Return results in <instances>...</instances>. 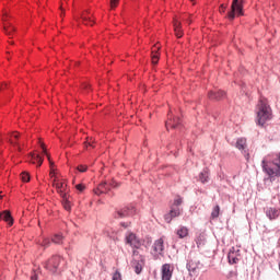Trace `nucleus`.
Masks as SVG:
<instances>
[{
	"mask_svg": "<svg viewBox=\"0 0 280 280\" xmlns=\"http://www.w3.org/2000/svg\"><path fill=\"white\" fill-rule=\"evenodd\" d=\"M256 124L258 126H266L272 119V108L268 105L266 98H260L256 107Z\"/></svg>",
	"mask_w": 280,
	"mask_h": 280,
	"instance_id": "f257e3e1",
	"label": "nucleus"
},
{
	"mask_svg": "<svg viewBox=\"0 0 280 280\" xmlns=\"http://www.w3.org/2000/svg\"><path fill=\"white\" fill-rule=\"evenodd\" d=\"M132 257L133 259L131 261V266L135 269L136 275H141L143 266H145V257L140 255L139 250L137 249H133Z\"/></svg>",
	"mask_w": 280,
	"mask_h": 280,
	"instance_id": "f03ea898",
	"label": "nucleus"
},
{
	"mask_svg": "<svg viewBox=\"0 0 280 280\" xmlns=\"http://www.w3.org/2000/svg\"><path fill=\"white\" fill-rule=\"evenodd\" d=\"M235 16H244V4H242V0L232 1L231 11L228 13V19L230 21H235Z\"/></svg>",
	"mask_w": 280,
	"mask_h": 280,
	"instance_id": "7ed1b4c3",
	"label": "nucleus"
},
{
	"mask_svg": "<svg viewBox=\"0 0 280 280\" xmlns=\"http://www.w3.org/2000/svg\"><path fill=\"white\" fill-rule=\"evenodd\" d=\"M52 187L57 189V194H59L62 198V200H67V196H69V189L67 188V183L65 180L58 179V177H55L52 180Z\"/></svg>",
	"mask_w": 280,
	"mask_h": 280,
	"instance_id": "20e7f679",
	"label": "nucleus"
},
{
	"mask_svg": "<svg viewBox=\"0 0 280 280\" xmlns=\"http://www.w3.org/2000/svg\"><path fill=\"white\" fill-rule=\"evenodd\" d=\"M135 213H137V209H135V207L130 206V207H125L122 209H117L113 215H114L115 220H121L124 218H132V215H135Z\"/></svg>",
	"mask_w": 280,
	"mask_h": 280,
	"instance_id": "39448f33",
	"label": "nucleus"
},
{
	"mask_svg": "<svg viewBox=\"0 0 280 280\" xmlns=\"http://www.w3.org/2000/svg\"><path fill=\"white\" fill-rule=\"evenodd\" d=\"M273 165L276 168H270V166L267 165L266 161H262V168L268 176H280V154L277 155V159L273 160Z\"/></svg>",
	"mask_w": 280,
	"mask_h": 280,
	"instance_id": "423d86ee",
	"label": "nucleus"
},
{
	"mask_svg": "<svg viewBox=\"0 0 280 280\" xmlns=\"http://www.w3.org/2000/svg\"><path fill=\"white\" fill-rule=\"evenodd\" d=\"M60 261H62L60 256H52L45 265L46 270H49V272H52V275L58 272V266H60Z\"/></svg>",
	"mask_w": 280,
	"mask_h": 280,
	"instance_id": "0eeeda50",
	"label": "nucleus"
},
{
	"mask_svg": "<svg viewBox=\"0 0 280 280\" xmlns=\"http://www.w3.org/2000/svg\"><path fill=\"white\" fill-rule=\"evenodd\" d=\"M125 242L126 244L131 246V248H136V250H139L138 248H141V240H139V237H137V234L132 232L126 235Z\"/></svg>",
	"mask_w": 280,
	"mask_h": 280,
	"instance_id": "6e6552de",
	"label": "nucleus"
},
{
	"mask_svg": "<svg viewBox=\"0 0 280 280\" xmlns=\"http://www.w3.org/2000/svg\"><path fill=\"white\" fill-rule=\"evenodd\" d=\"M2 21H3L4 34L7 36H9L10 38H12L14 33L16 32V27H14V25H12V23H10V21H8V15H3Z\"/></svg>",
	"mask_w": 280,
	"mask_h": 280,
	"instance_id": "1a4fd4ad",
	"label": "nucleus"
},
{
	"mask_svg": "<svg viewBox=\"0 0 280 280\" xmlns=\"http://www.w3.org/2000/svg\"><path fill=\"white\" fill-rule=\"evenodd\" d=\"M173 275H174V266L170 264H164L161 268V279L172 280Z\"/></svg>",
	"mask_w": 280,
	"mask_h": 280,
	"instance_id": "9d476101",
	"label": "nucleus"
},
{
	"mask_svg": "<svg viewBox=\"0 0 280 280\" xmlns=\"http://www.w3.org/2000/svg\"><path fill=\"white\" fill-rule=\"evenodd\" d=\"M180 213H183L182 208H176L174 206H171V210L168 213H166L164 215V220H165V222H167V224H170V222H172V220H174V218H178L180 215Z\"/></svg>",
	"mask_w": 280,
	"mask_h": 280,
	"instance_id": "9b49d317",
	"label": "nucleus"
},
{
	"mask_svg": "<svg viewBox=\"0 0 280 280\" xmlns=\"http://www.w3.org/2000/svg\"><path fill=\"white\" fill-rule=\"evenodd\" d=\"M40 148L43 149L44 154H46V156H47V159H48V161H49V163H50V173H49V176H50V178H51L52 182H54V179H55V178H58V176L56 175V170L54 168V162H51V155L47 153V148H45V143H42V144H40Z\"/></svg>",
	"mask_w": 280,
	"mask_h": 280,
	"instance_id": "f8f14e48",
	"label": "nucleus"
},
{
	"mask_svg": "<svg viewBox=\"0 0 280 280\" xmlns=\"http://www.w3.org/2000/svg\"><path fill=\"white\" fill-rule=\"evenodd\" d=\"M228 259L230 264H238L241 259L240 249H235V247H232L228 254Z\"/></svg>",
	"mask_w": 280,
	"mask_h": 280,
	"instance_id": "ddd939ff",
	"label": "nucleus"
},
{
	"mask_svg": "<svg viewBox=\"0 0 280 280\" xmlns=\"http://www.w3.org/2000/svg\"><path fill=\"white\" fill-rule=\"evenodd\" d=\"M209 100H214L220 102V100H224L226 97V93L222 90L219 91H210L208 94Z\"/></svg>",
	"mask_w": 280,
	"mask_h": 280,
	"instance_id": "4468645a",
	"label": "nucleus"
},
{
	"mask_svg": "<svg viewBox=\"0 0 280 280\" xmlns=\"http://www.w3.org/2000/svg\"><path fill=\"white\" fill-rule=\"evenodd\" d=\"M0 220H3L4 222H7L9 226H12V224H14V219H12V214L10 213L9 210H4L0 212Z\"/></svg>",
	"mask_w": 280,
	"mask_h": 280,
	"instance_id": "2eb2a0df",
	"label": "nucleus"
},
{
	"mask_svg": "<svg viewBox=\"0 0 280 280\" xmlns=\"http://www.w3.org/2000/svg\"><path fill=\"white\" fill-rule=\"evenodd\" d=\"M91 12L89 11H84L82 14H81V20H82V23L83 25H90L91 27H93L95 21H93L91 19Z\"/></svg>",
	"mask_w": 280,
	"mask_h": 280,
	"instance_id": "dca6fc26",
	"label": "nucleus"
},
{
	"mask_svg": "<svg viewBox=\"0 0 280 280\" xmlns=\"http://www.w3.org/2000/svg\"><path fill=\"white\" fill-rule=\"evenodd\" d=\"M164 244H165V241H163V238L156 240L153 244V250L158 253V255H161L163 250H165Z\"/></svg>",
	"mask_w": 280,
	"mask_h": 280,
	"instance_id": "f3484780",
	"label": "nucleus"
},
{
	"mask_svg": "<svg viewBox=\"0 0 280 280\" xmlns=\"http://www.w3.org/2000/svg\"><path fill=\"white\" fill-rule=\"evenodd\" d=\"M266 215L269 220H277L280 215V211L277 208H268L266 210Z\"/></svg>",
	"mask_w": 280,
	"mask_h": 280,
	"instance_id": "a211bd4d",
	"label": "nucleus"
},
{
	"mask_svg": "<svg viewBox=\"0 0 280 280\" xmlns=\"http://www.w3.org/2000/svg\"><path fill=\"white\" fill-rule=\"evenodd\" d=\"M199 269H200V261H198V260H190L187 264V270L189 272L196 273V272H198Z\"/></svg>",
	"mask_w": 280,
	"mask_h": 280,
	"instance_id": "6ab92c4d",
	"label": "nucleus"
},
{
	"mask_svg": "<svg viewBox=\"0 0 280 280\" xmlns=\"http://www.w3.org/2000/svg\"><path fill=\"white\" fill-rule=\"evenodd\" d=\"M108 191H110V187H108V184L106 182H103L98 185L95 194L100 196V194H108Z\"/></svg>",
	"mask_w": 280,
	"mask_h": 280,
	"instance_id": "aec40b11",
	"label": "nucleus"
},
{
	"mask_svg": "<svg viewBox=\"0 0 280 280\" xmlns=\"http://www.w3.org/2000/svg\"><path fill=\"white\" fill-rule=\"evenodd\" d=\"M176 235H178V237L180 240H185V237L189 236V229H187V226H179V229L176 232Z\"/></svg>",
	"mask_w": 280,
	"mask_h": 280,
	"instance_id": "412c9836",
	"label": "nucleus"
},
{
	"mask_svg": "<svg viewBox=\"0 0 280 280\" xmlns=\"http://www.w3.org/2000/svg\"><path fill=\"white\" fill-rule=\"evenodd\" d=\"M174 32H175V36H177V38H183L182 24L178 20H174Z\"/></svg>",
	"mask_w": 280,
	"mask_h": 280,
	"instance_id": "4be33fe9",
	"label": "nucleus"
},
{
	"mask_svg": "<svg viewBox=\"0 0 280 280\" xmlns=\"http://www.w3.org/2000/svg\"><path fill=\"white\" fill-rule=\"evenodd\" d=\"M159 49H161V47L159 46H154L152 48V55H151V59H152V65H159Z\"/></svg>",
	"mask_w": 280,
	"mask_h": 280,
	"instance_id": "5701e85b",
	"label": "nucleus"
},
{
	"mask_svg": "<svg viewBox=\"0 0 280 280\" xmlns=\"http://www.w3.org/2000/svg\"><path fill=\"white\" fill-rule=\"evenodd\" d=\"M31 163H33V165H37V167H40L43 165V158L33 153L31 154Z\"/></svg>",
	"mask_w": 280,
	"mask_h": 280,
	"instance_id": "b1692460",
	"label": "nucleus"
},
{
	"mask_svg": "<svg viewBox=\"0 0 280 280\" xmlns=\"http://www.w3.org/2000/svg\"><path fill=\"white\" fill-rule=\"evenodd\" d=\"M199 180L200 183H209V171L206 168L199 174Z\"/></svg>",
	"mask_w": 280,
	"mask_h": 280,
	"instance_id": "393cba45",
	"label": "nucleus"
},
{
	"mask_svg": "<svg viewBox=\"0 0 280 280\" xmlns=\"http://www.w3.org/2000/svg\"><path fill=\"white\" fill-rule=\"evenodd\" d=\"M236 148H237V150H246V139L240 138L236 141Z\"/></svg>",
	"mask_w": 280,
	"mask_h": 280,
	"instance_id": "a878e982",
	"label": "nucleus"
},
{
	"mask_svg": "<svg viewBox=\"0 0 280 280\" xmlns=\"http://www.w3.org/2000/svg\"><path fill=\"white\" fill-rule=\"evenodd\" d=\"M182 205L183 198L180 196H176L171 207L180 208Z\"/></svg>",
	"mask_w": 280,
	"mask_h": 280,
	"instance_id": "bb28decb",
	"label": "nucleus"
},
{
	"mask_svg": "<svg viewBox=\"0 0 280 280\" xmlns=\"http://www.w3.org/2000/svg\"><path fill=\"white\" fill-rule=\"evenodd\" d=\"M62 206L66 211H71V203L69 202V195L66 196V199H62Z\"/></svg>",
	"mask_w": 280,
	"mask_h": 280,
	"instance_id": "cd10ccee",
	"label": "nucleus"
},
{
	"mask_svg": "<svg viewBox=\"0 0 280 280\" xmlns=\"http://www.w3.org/2000/svg\"><path fill=\"white\" fill-rule=\"evenodd\" d=\"M84 148H95V139L93 138H86V141L84 142Z\"/></svg>",
	"mask_w": 280,
	"mask_h": 280,
	"instance_id": "c85d7f7f",
	"label": "nucleus"
},
{
	"mask_svg": "<svg viewBox=\"0 0 280 280\" xmlns=\"http://www.w3.org/2000/svg\"><path fill=\"white\" fill-rule=\"evenodd\" d=\"M62 240H65V237H63L62 235H60V234H55V235L52 236L51 242H52L54 244H62Z\"/></svg>",
	"mask_w": 280,
	"mask_h": 280,
	"instance_id": "c756f323",
	"label": "nucleus"
},
{
	"mask_svg": "<svg viewBox=\"0 0 280 280\" xmlns=\"http://www.w3.org/2000/svg\"><path fill=\"white\" fill-rule=\"evenodd\" d=\"M177 124L178 122H176V118H174V119H168L166 121L165 126H166V129H170V127L171 128H176Z\"/></svg>",
	"mask_w": 280,
	"mask_h": 280,
	"instance_id": "7c9ffc66",
	"label": "nucleus"
},
{
	"mask_svg": "<svg viewBox=\"0 0 280 280\" xmlns=\"http://www.w3.org/2000/svg\"><path fill=\"white\" fill-rule=\"evenodd\" d=\"M220 215V206H215L211 212V218L215 220Z\"/></svg>",
	"mask_w": 280,
	"mask_h": 280,
	"instance_id": "2f4dec72",
	"label": "nucleus"
},
{
	"mask_svg": "<svg viewBox=\"0 0 280 280\" xmlns=\"http://www.w3.org/2000/svg\"><path fill=\"white\" fill-rule=\"evenodd\" d=\"M21 179L23 180V183H30V174L23 172V173L21 174Z\"/></svg>",
	"mask_w": 280,
	"mask_h": 280,
	"instance_id": "473e14b6",
	"label": "nucleus"
},
{
	"mask_svg": "<svg viewBox=\"0 0 280 280\" xmlns=\"http://www.w3.org/2000/svg\"><path fill=\"white\" fill-rule=\"evenodd\" d=\"M51 242L49 241V238H44L43 242H42V246L44 248H49Z\"/></svg>",
	"mask_w": 280,
	"mask_h": 280,
	"instance_id": "72a5a7b5",
	"label": "nucleus"
},
{
	"mask_svg": "<svg viewBox=\"0 0 280 280\" xmlns=\"http://www.w3.org/2000/svg\"><path fill=\"white\" fill-rule=\"evenodd\" d=\"M110 9L115 10V8H117V5H119V0H110Z\"/></svg>",
	"mask_w": 280,
	"mask_h": 280,
	"instance_id": "f704fd0d",
	"label": "nucleus"
},
{
	"mask_svg": "<svg viewBox=\"0 0 280 280\" xmlns=\"http://www.w3.org/2000/svg\"><path fill=\"white\" fill-rule=\"evenodd\" d=\"M78 172L84 173L86 172V170H89V167L86 165H79L77 167Z\"/></svg>",
	"mask_w": 280,
	"mask_h": 280,
	"instance_id": "c9c22d12",
	"label": "nucleus"
},
{
	"mask_svg": "<svg viewBox=\"0 0 280 280\" xmlns=\"http://www.w3.org/2000/svg\"><path fill=\"white\" fill-rule=\"evenodd\" d=\"M112 280H121V273L119 271H115Z\"/></svg>",
	"mask_w": 280,
	"mask_h": 280,
	"instance_id": "e433bc0d",
	"label": "nucleus"
},
{
	"mask_svg": "<svg viewBox=\"0 0 280 280\" xmlns=\"http://www.w3.org/2000/svg\"><path fill=\"white\" fill-rule=\"evenodd\" d=\"M75 189H78V191H84V189H86V186H84L83 184H78L75 186Z\"/></svg>",
	"mask_w": 280,
	"mask_h": 280,
	"instance_id": "4c0bfd02",
	"label": "nucleus"
},
{
	"mask_svg": "<svg viewBox=\"0 0 280 280\" xmlns=\"http://www.w3.org/2000/svg\"><path fill=\"white\" fill-rule=\"evenodd\" d=\"M11 145H16L18 150L21 152V145L19 144V142L14 141V140H9Z\"/></svg>",
	"mask_w": 280,
	"mask_h": 280,
	"instance_id": "58836bf2",
	"label": "nucleus"
},
{
	"mask_svg": "<svg viewBox=\"0 0 280 280\" xmlns=\"http://www.w3.org/2000/svg\"><path fill=\"white\" fill-rule=\"evenodd\" d=\"M109 186L117 188V187H119V184H117V182H112V183H109Z\"/></svg>",
	"mask_w": 280,
	"mask_h": 280,
	"instance_id": "ea45409f",
	"label": "nucleus"
},
{
	"mask_svg": "<svg viewBox=\"0 0 280 280\" xmlns=\"http://www.w3.org/2000/svg\"><path fill=\"white\" fill-rule=\"evenodd\" d=\"M224 10H226V7L224 4H221L220 5V12L221 14L224 13Z\"/></svg>",
	"mask_w": 280,
	"mask_h": 280,
	"instance_id": "a19ab883",
	"label": "nucleus"
},
{
	"mask_svg": "<svg viewBox=\"0 0 280 280\" xmlns=\"http://www.w3.org/2000/svg\"><path fill=\"white\" fill-rule=\"evenodd\" d=\"M120 225L124 226L125 229H128V226H130V223L122 222L120 223Z\"/></svg>",
	"mask_w": 280,
	"mask_h": 280,
	"instance_id": "79ce46f5",
	"label": "nucleus"
},
{
	"mask_svg": "<svg viewBox=\"0 0 280 280\" xmlns=\"http://www.w3.org/2000/svg\"><path fill=\"white\" fill-rule=\"evenodd\" d=\"M11 137H13V139H19V133L13 132V133L11 135Z\"/></svg>",
	"mask_w": 280,
	"mask_h": 280,
	"instance_id": "37998d69",
	"label": "nucleus"
},
{
	"mask_svg": "<svg viewBox=\"0 0 280 280\" xmlns=\"http://www.w3.org/2000/svg\"><path fill=\"white\" fill-rule=\"evenodd\" d=\"M5 86H8V84H5V83H4V84H1V85H0V91H3V89H5Z\"/></svg>",
	"mask_w": 280,
	"mask_h": 280,
	"instance_id": "c03bdc74",
	"label": "nucleus"
},
{
	"mask_svg": "<svg viewBox=\"0 0 280 280\" xmlns=\"http://www.w3.org/2000/svg\"><path fill=\"white\" fill-rule=\"evenodd\" d=\"M31 280H38V277L36 275L31 277Z\"/></svg>",
	"mask_w": 280,
	"mask_h": 280,
	"instance_id": "a18cd8bd",
	"label": "nucleus"
},
{
	"mask_svg": "<svg viewBox=\"0 0 280 280\" xmlns=\"http://www.w3.org/2000/svg\"><path fill=\"white\" fill-rule=\"evenodd\" d=\"M1 198H3V196L0 195V200H1Z\"/></svg>",
	"mask_w": 280,
	"mask_h": 280,
	"instance_id": "49530a36",
	"label": "nucleus"
},
{
	"mask_svg": "<svg viewBox=\"0 0 280 280\" xmlns=\"http://www.w3.org/2000/svg\"><path fill=\"white\" fill-rule=\"evenodd\" d=\"M190 1H194V0H190Z\"/></svg>",
	"mask_w": 280,
	"mask_h": 280,
	"instance_id": "de8ad7c7",
	"label": "nucleus"
}]
</instances>
